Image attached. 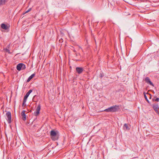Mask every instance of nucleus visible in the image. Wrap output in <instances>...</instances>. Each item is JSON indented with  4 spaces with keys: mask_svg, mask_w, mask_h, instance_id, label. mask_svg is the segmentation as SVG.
Masks as SVG:
<instances>
[{
    "mask_svg": "<svg viewBox=\"0 0 159 159\" xmlns=\"http://www.w3.org/2000/svg\"><path fill=\"white\" fill-rule=\"evenodd\" d=\"M119 109V106L116 105L105 109L104 111L107 112H115L118 111Z\"/></svg>",
    "mask_w": 159,
    "mask_h": 159,
    "instance_id": "f257e3e1",
    "label": "nucleus"
},
{
    "mask_svg": "<svg viewBox=\"0 0 159 159\" xmlns=\"http://www.w3.org/2000/svg\"><path fill=\"white\" fill-rule=\"evenodd\" d=\"M6 115L7 118V121L9 124L11 122V114L9 111L7 112L6 113Z\"/></svg>",
    "mask_w": 159,
    "mask_h": 159,
    "instance_id": "f03ea898",
    "label": "nucleus"
},
{
    "mask_svg": "<svg viewBox=\"0 0 159 159\" xmlns=\"http://www.w3.org/2000/svg\"><path fill=\"white\" fill-rule=\"evenodd\" d=\"M41 109V106L40 104L38 105L36 109V111L34 113V115L35 116H37L39 114V111Z\"/></svg>",
    "mask_w": 159,
    "mask_h": 159,
    "instance_id": "7ed1b4c3",
    "label": "nucleus"
},
{
    "mask_svg": "<svg viewBox=\"0 0 159 159\" xmlns=\"http://www.w3.org/2000/svg\"><path fill=\"white\" fill-rule=\"evenodd\" d=\"M152 108L156 113L159 114V112L158 110L159 107L158 104H153L152 105Z\"/></svg>",
    "mask_w": 159,
    "mask_h": 159,
    "instance_id": "20e7f679",
    "label": "nucleus"
},
{
    "mask_svg": "<svg viewBox=\"0 0 159 159\" xmlns=\"http://www.w3.org/2000/svg\"><path fill=\"white\" fill-rule=\"evenodd\" d=\"M145 81L148 84H149L151 85L154 86V85L152 82L151 81L150 79L148 77H147L145 78Z\"/></svg>",
    "mask_w": 159,
    "mask_h": 159,
    "instance_id": "39448f33",
    "label": "nucleus"
},
{
    "mask_svg": "<svg viewBox=\"0 0 159 159\" xmlns=\"http://www.w3.org/2000/svg\"><path fill=\"white\" fill-rule=\"evenodd\" d=\"M76 70L79 74H80L83 72L84 69L82 67H77L76 68Z\"/></svg>",
    "mask_w": 159,
    "mask_h": 159,
    "instance_id": "423d86ee",
    "label": "nucleus"
},
{
    "mask_svg": "<svg viewBox=\"0 0 159 159\" xmlns=\"http://www.w3.org/2000/svg\"><path fill=\"white\" fill-rule=\"evenodd\" d=\"M25 111H23L21 112V115L22 117V119L24 121L26 120V115L25 114Z\"/></svg>",
    "mask_w": 159,
    "mask_h": 159,
    "instance_id": "0eeeda50",
    "label": "nucleus"
},
{
    "mask_svg": "<svg viewBox=\"0 0 159 159\" xmlns=\"http://www.w3.org/2000/svg\"><path fill=\"white\" fill-rule=\"evenodd\" d=\"M57 135L56 132L54 130H51L50 132V136L52 138L54 137Z\"/></svg>",
    "mask_w": 159,
    "mask_h": 159,
    "instance_id": "6e6552de",
    "label": "nucleus"
},
{
    "mask_svg": "<svg viewBox=\"0 0 159 159\" xmlns=\"http://www.w3.org/2000/svg\"><path fill=\"white\" fill-rule=\"evenodd\" d=\"M32 90L31 89L29 91L26 93L25 95L24 96V99L27 100V98L29 96L30 94L32 92Z\"/></svg>",
    "mask_w": 159,
    "mask_h": 159,
    "instance_id": "1a4fd4ad",
    "label": "nucleus"
},
{
    "mask_svg": "<svg viewBox=\"0 0 159 159\" xmlns=\"http://www.w3.org/2000/svg\"><path fill=\"white\" fill-rule=\"evenodd\" d=\"M1 27L2 29L5 30H7L9 28L7 25L4 23H2L1 24Z\"/></svg>",
    "mask_w": 159,
    "mask_h": 159,
    "instance_id": "9d476101",
    "label": "nucleus"
},
{
    "mask_svg": "<svg viewBox=\"0 0 159 159\" xmlns=\"http://www.w3.org/2000/svg\"><path fill=\"white\" fill-rule=\"evenodd\" d=\"M8 1V0H0V6L5 5Z\"/></svg>",
    "mask_w": 159,
    "mask_h": 159,
    "instance_id": "9b49d317",
    "label": "nucleus"
},
{
    "mask_svg": "<svg viewBox=\"0 0 159 159\" xmlns=\"http://www.w3.org/2000/svg\"><path fill=\"white\" fill-rule=\"evenodd\" d=\"M22 63H20L18 64L16 66L17 69L19 71L21 70V68L22 67Z\"/></svg>",
    "mask_w": 159,
    "mask_h": 159,
    "instance_id": "f8f14e48",
    "label": "nucleus"
},
{
    "mask_svg": "<svg viewBox=\"0 0 159 159\" xmlns=\"http://www.w3.org/2000/svg\"><path fill=\"white\" fill-rule=\"evenodd\" d=\"M35 76V73L31 75L27 79V82H29L31 79H32Z\"/></svg>",
    "mask_w": 159,
    "mask_h": 159,
    "instance_id": "ddd939ff",
    "label": "nucleus"
},
{
    "mask_svg": "<svg viewBox=\"0 0 159 159\" xmlns=\"http://www.w3.org/2000/svg\"><path fill=\"white\" fill-rule=\"evenodd\" d=\"M143 93L144 94V97L145 99H146V101L147 102H148V103H149V102L147 98V97L146 93H145L144 92Z\"/></svg>",
    "mask_w": 159,
    "mask_h": 159,
    "instance_id": "4468645a",
    "label": "nucleus"
},
{
    "mask_svg": "<svg viewBox=\"0 0 159 159\" xmlns=\"http://www.w3.org/2000/svg\"><path fill=\"white\" fill-rule=\"evenodd\" d=\"M124 129H129V128H128V125L127 124H125L124 126Z\"/></svg>",
    "mask_w": 159,
    "mask_h": 159,
    "instance_id": "2eb2a0df",
    "label": "nucleus"
},
{
    "mask_svg": "<svg viewBox=\"0 0 159 159\" xmlns=\"http://www.w3.org/2000/svg\"><path fill=\"white\" fill-rule=\"evenodd\" d=\"M26 100L25 99H23V103H22V107H24V106H25V103L26 102Z\"/></svg>",
    "mask_w": 159,
    "mask_h": 159,
    "instance_id": "dca6fc26",
    "label": "nucleus"
},
{
    "mask_svg": "<svg viewBox=\"0 0 159 159\" xmlns=\"http://www.w3.org/2000/svg\"><path fill=\"white\" fill-rule=\"evenodd\" d=\"M152 101H157V102H158L159 101V98H157L156 99H153Z\"/></svg>",
    "mask_w": 159,
    "mask_h": 159,
    "instance_id": "f3484780",
    "label": "nucleus"
},
{
    "mask_svg": "<svg viewBox=\"0 0 159 159\" xmlns=\"http://www.w3.org/2000/svg\"><path fill=\"white\" fill-rule=\"evenodd\" d=\"M4 50L6 51V52H7L8 53H10V51L9 49L6 48L4 49Z\"/></svg>",
    "mask_w": 159,
    "mask_h": 159,
    "instance_id": "a211bd4d",
    "label": "nucleus"
},
{
    "mask_svg": "<svg viewBox=\"0 0 159 159\" xmlns=\"http://www.w3.org/2000/svg\"><path fill=\"white\" fill-rule=\"evenodd\" d=\"M22 69H24L25 68V66L23 63H22Z\"/></svg>",
    "mask_w": 159,
    "mask_h": 159,
    "instance_id": "6ab92c4d",
    "label": "nucleus"
},
{
    "mask_svg": "<svg viewBox=\"0 0 159 159\" xmlns=\"http://www.w3.org/2000/svg\"><path fill=\"white\" fill-rule=\"evenodd\" d=\"M147 94H148L149 95V98L150 99H151L152 97V95L150 93H147Z\"/></svg>",
    "mask_w": 159,
    "mask_h": 159,
    "instance_id": "aec40b11",
    "label": "nucleus"
},
{
    "mask_svg": "<svg viewBox=\"0 0 159 159\" xmlns=\"http://www.w3.org/2000/svg\"><path fill=\"white\" fill-rule=\"evenodd\" d=\"M59 41L60 43H61L63 42V40L62 39H61L59 40Z\"/></svg>",
    "mask_w": 159,
    "mask_h": 159,
    "instance_id": "412c9836",
    "label": "nucleus"
},
{
    "mask_svg": "<svg viewBox=\"0 0 159 159\" xmlns=\"http://www.w3.org/2000/svg\"><path fill=\"white\" fill-rule=\"evenodd\" d=\"M31 10V8H29L28 10V11L29 12Z\"/></svg>",
    "mask_w": 159,
    "mask_h": 159,
    "instance_id": "4be33fe9",
    "label": "nucleus"
},
{
    "mask_svg": "<svg viewBox=\"0 0 159 159\" xmlns=\"http://www.w3.org/2000/svg\"><path fill=\"white\" fill-rule=\"evenodd\" d=\"M29 12V11H28V10H27V11H25V12L24 13V14H25V13H27V12Z\"/></svg>",
    "mask_w": 159,
    "mask_h": 159,
    "instance_id": "5701e85b",
    "label": "nucleus"
},
{
    "mask_svg": "<svg viewBox=\"0 0 159 159\" xmlns=\"http://www.w3.org/2000/svg\"><path fill=\"white\" fill-rule=\"evenodd\" d=\"M74 52H75L76 51H75V50H74Z\"/></svg>",
    "mask_w": 159,
    "mask_h": 159,
    "instance_id": "b1692460",
    "label": "nucleus"
},
{
    "mask_svg": "<svg viewBox=\"0 0 159 159\" xmlns=\"http://www.w3.org/2000/svg\"><path fill=\"white\" fill-rule=\"evenodd\" d=\"M141 1H142V0H140V2ZM141 2H140V3Z\"/></svg>",
    "mask_w": 159,
    "mask_h": 159,
    "instance_id": "393cba45",
    "label": "nucleus"
},
{
    "mask_svg": "<svg viewBox=\"0 0 159 159\" xmlns=\"http://www.w3.org/2000/svg\"><path fill=\"white\" fill-rule=\"evenodd\" d=\"M140 7H143L142 6H141Z\"/></svg>",
    "mask_w": 159,
    "mask_h": 159,
    "instance_id": "a878e982",
    "label": "nucleus"
},
{
    "mask_svg": "<svg viewBox=\"0 0 159 159\" xmlns=\"http://www.w3.org/2000/svg\"><path fill=\"white\" fill-rule=\"evenodd\" d=\"M72 48H73L74 47H72Z\"/></svg>",
    "mask_w": 159,
    "mask_h": 159,
    "instance_id": "bb28decb",
    "label": "nucleus"
}]
</instances>
